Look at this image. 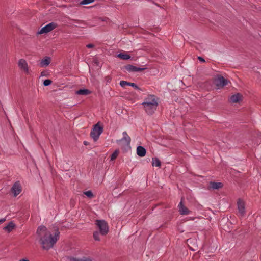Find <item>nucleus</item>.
Segmentation results:
<instances>
[{"mask_svg":"<svg viewBox=\"0 0 261 261\" xmlns=\"http://www.w3.org/2000/svg\"><path fill=\"white\" fill-rule=\"evenodd\" d=\"M37 233L40 237V243L44 249L48 250L52 248L59 238L60 232L57 231L54 236L47 231L45 226H39L37 230Z\"/></svg>","mask_w":261,"mask_h":261,"instance_id":"obj_1","label":"nucleus"},{"mask_svg":"<svg viewBox=\"0 0 261 261\" xmlns=\"http://www.w3.org/2000/svg\"><path fill=\"white\" fill-rule=\"evenodd\" d=\"M145 112L148 115H152L156 109L158 105V99L154 95H149L146 97L142 103Z\"/></svg>","mask_w":261,"mask_h":261,"instance_id":"obj_2","label":"nucleus"},{"mask_svg":"<svg viewBox=\"0 0 261 261\" xmlns=\"http://www.w3.org/2000/svg\"><path fill=\"white\" fill-rule=\"evenodd\" d=\"M95 225L99 230L101 235H106L109 231V226L108 223L103 220H96Z\"/></svg>","mask_w":261,"mask_h":261,"instance_id":"obj_3","label":"nucleus"},{"mask_svg":"<svg viewBox=\"0 0 261 261\" xmlns=\"http://www.w3.org/2000/svg\"><path fill=\"white\" fill-rule=\"evenodd\" d=\"M214 83L218 89H221L225 86L228 85L230 82L221 75L217 76L214 81Z\"/></svg>","mask_w":261,"mask_h":261,"instance_id":"obj_4","label":"nucleus"},{"mask_svg":"<svg viewBox=\"0 0 261 261\" xmlns=\"http://www.w3.org/2000/svg\"><path fill=\"white\" fill-rule=\"evenodd\" d=\"M103 128L99 125V123L95 124L90 133L91 137L96 141L100 135L102 133Z\"/></svg>","mask_w":261,"mask_h":261,"instance_id":"obj_5","label":"nucleus"},{"mask_svg":"<svg viewBox=\"0 0 261 261\" xmlns=\"http://www.w3.org/2000/svg\"><path fill=\"white\" fill-rule=\"evenodd\" d=\"M56 27L57 24L56 23L54 22L49 23V24L42 28L39 31L38 33L39 34L47 33L55 29Z\"/></svg>","mask_w":261,"mask_h":261,"instance_id":"obj_6","label":"nucleus"},{"mask_svg":"<svg viewBox=\"0 0 261 261\" xmlns=\"http://www.w3.org/2000/svg\"><path fill=\"white\" fill-rule=\"evenodd\" d=\"M178 207L180 215H188L191 213V211L183 204L182 200L179 203Z\"/></svg>","mask_w":261,"mask_h":261,"instance_id":"obj_7","label":"nucleus"},{"mask_svg":"<svg viewBox=\"0 0 261 261\" xmlns=\"http://www.w3.org/2000/svg\"><path fill=\"white\" fill-rule=\"evenodd\" d=\"M18 66L25 73H26L27 74L29 73V70L28 64H27V61L24 59H21L19 60Z\"/></svg>","mask_w":261,"mask_h":261,"instance_id":"obj_8","label":"nucleus"},{"mask_svg":"<svg viewBox=\"0 0 261 261\" xmlns=\"http://www.w3.org/2000/svg\"><path fill=\"white\" fill-rule=\"evenodd\" d=\"M12 192L15 197L17 196L21 192V186L19 182H16L12 188Z\"/></svg>","mask_w":261,"mask_h":261,"instance_id":"obj_9","label":"nucleus"},{"mask_svg":"<svg viewBox=\"0 0 261 261\" xmlns=\"http://www.w3.org/2000/svg\"><path fill=\"white\" fill-rule=\"evenodd\" d=\"M125 68L127 71L129 72H140L145 69L144 68L137 67L130 64L125 66Z\"/></svg>","mask_w":261,"mask_h":261,"instance_id":"obj_10","label":"nucleus"},{"mask_svg":"<svg viewBox=\"0 0 261 261\" xmlns=\"http://www.w3.org/2000/svg\"><path fill=\"white\" fill-rule=\"evenodd\" d=\"M238 212L240 216H243L245 214V204L244 201L239 199L238 201Z\"/></svg>","mask_w":261,"mask_h":261,"instance_id":"obj_11","label":"nucleus"},{"mask_svg":"<svg viewBox=\"0 0 261 261\" xmlns=\"http://www.w3.org/2000/svg\"><path fill=\"white\" fill-rule=\"evenodd\" d=\"M122 135L123 138L120 140H117V143L120 144L121 142H124L126 145H129L131 140L130 137L127 135L126 132H124Z\"/></svg>","mask_w":261,"mask_h":261,"instance_id":"obj_12","label":"nucleus"},{"mask_svg":"<svg viewBox=\"0 0 261 261\" xmlns=\"http://www.w3.org/2000/svg\"><path fill=\"white\" fill-rule=\"evenodd\" d=\"M120 85L122 87L125 88L126 86H132L134 87L135 89L137 90H140V89L134 83L128 82L125 81H121L120 82Z\"/></svg>","mask_w":261,"mask_h":261,"instance_id":"obj_13","label":"nucleus"},{"mask_svg":"<svg viewBox=\"0 0 261 261\" xmlns=\"http://www.w3.org/2000/svg\"><path fill=\"white\" fill-rule=\"evenodd\" d=\"M51 59L49 57H45L40 62V65L42 67H47L50 63Z\"/></svg>","mask_w":261,"mask_h":261,"instance_id":"obj_14","label":"nucleus"},{"mask_svg":"<svg viewBox=\"0 0 261 261\" xmlns=\"http://www.w3.org/2000/svg\"><path fill=\"white\" fill-rule=\"evenodd\" d=\"M241 98L242 95L239 93H237L231 96L230 101L232 103L239 102L241 100Z\"/></svg>","mask_w":261,"mask_h":261,"instance_id":"obj_15","label":"nucleus"},{"mask_svg":"<svg viewBox=\"0 0 261 261\" xmlns=\"http://www.w3.org/2000/svg\"><path fill=\"white\" fill-rule=\"evenodd\" d=\"M137 154L140 157H143L146 154V150L142 146H139L137 148Z\"/></svg>","mask_w":261,"mask_h":261,"instance_id":"obj_16","label":"nucleus"},{"mask_svg":"<svg viewBox=\"0 0 261 261\" xmlns=\"http://www.w3.org/2000/svg\"><path fill=\"white\" fill-rule=\"evenodd\" d=\"M71 261H93L92 259L89 257L83 256L81 258L72 257Z\"/></svg>","mask_w":261,"mask_h":261,"instance_id":"obj_17","label":"nucleus"},{"mask_svg":"<svg viewBox=\"0 0 261 261\" xmlns=\"http://www.w3.org/2000/svg\"><path fill=\"white\" fill-rule=\"evenodd\" d=\"M210 188L213 189H219L222 187L223 185L221 182H211L210 184Z\"/></svg>","mask_w":261,"mask_h":261,"instance_id":"obj_18","label":"nucleus"},{"mask_svg":"<svg viewBox=\"0 0 261 261\" xmlns=\"http://www.w3.org/2000/svg\"><path fill=\"white\" fill-rule=\"evenodd\" d=\"M14 227L15 225L14 224V223L12 222H10L7 226H5L4 228V229L10 232L13 230Z\"/></svg>","mask_w":261,"mask_h":261,"instance_id":"obj_19","label":"nucleus"},{"mask_svg":"<svg viewBox=\"0 0 261 261\" xmlns=\"http://www.w3.org/2000/svg\"><path fill=\"white\" fill-rule=\"evenodd\" d=\"M118 57L123 60H128L130 58V55L125 53L119 54Z\"/></svg>","mask_w":261,"mask_h":261,"instance_id":"obj_20","label":"nucleus"},{"mask_svg":"<svg viewBox=\"0 0 261 261\" xmlns=\"http://www.w3.org/2000/svg\"><path fill=\"white\" fill-rule=\"evenodd\" d=\"M90 92L87 89H80L77 91L76 93L79 95H87L90 94Z\"/></svg>","mask_w":261,"mask_h":261,"instance_id":"obj_21","label":"nucleus"},{"mask_svg":"<svg viewBox=\"0 0 261 261\" xmlns=\"http://www.w3.org/2000/svg\"><path fill=\"white\" fill-rule=\"evenodd\" d=\"M152 165L153 166L160 167L161 166V162L157 158H153Z\"/></svg>","mask_w":261,"mask_h":261,"instance_id":"obj_22","label":"nucleus"},{"mask_svg":"<svg viewBox=\"0 0 261 261\" xmlns=\"http://www.w3.org/2000/svg\"><path fill=\"white\" fill-rule=\"evenodd\" d=\"M119 151L118 150H116L111 155V160H115L119 154Z\"/></svg>","mask_w":261,"mask_h":261,"instance_id":"obj_23","label":"nucleus"},{"mask_svg":"<svg viewBox=\"0 0 261 261\" xmlns=\"http://www.w3.org/2000/svg\"><path fill=\"white\" fill-rule=\"evenodd\" d=\"M93 236L95 241H100L99 233L98 231L94 232Z\"/></svg>","mask_w":261,"mask_h":261,"instance_id":"obj_24","label":"nucleus"},{"mask_svg":"<svg viewBox=\"0 0 261 261\" xmlns=\"http://www.w3.org/2000/svg\"><path fill=\"white\" fill-rule=\"evenodd\" d=\"M94 1V0H83L81 2V4L82 5H87V4H90L92 2H93Z\"/></svg>","mask_w":261,"mask_h":261,"instance_id":"obj_25","label":"nucleus"},{"mask_svg":"<svg viewBox=\"0 0 261 261\" xmlns=\"http://www.w3.org/2000/svg\"><path fill=\"white\" fill-rule=\"evenodd\" d=\"M84 194L88 197L91 198L93 197V194L90 191H88L84 192Z\"/></svg>","mask_w":261,"mask_h":261,"instance_id":"obj_26","label":"nucleus"},{"mask_svg":"<svg viewBox=\"0 0 261 261\" xmlns=\"http://www.w3.org/2000/svg\"><path fill=\"white\" fill-rule=\"evenodd\" d=\"M51 83V81L50 80H45L43 82V85L45 86L49 85Z\"/></svg>","mask_w":261,"mask_h":261,"instance_id":"obj_27","label":"nucleus"},{"mask_svg":"<svg viewBox=\"0 0 261 261\" xmlns=\"http://www.w3.org/2000/svg\"><path fill=\"white\" fill-rule=\"evenodd\" d=\"M86 47L89 48H93L94 47V45L92 44H88L86 45Z\"/></svg>","mask_w":261,"mask_h":261,"instance_id":"obj_28","label":"nucleus"},{"mask_svg":"<svg viewBox=\"0 0 261 261\" xmlns=\"http://www.w3.org/2000/svg\"><path fill=\"white\" fill-rule=\"evenodd\" d=\"M5 221H6V219L5 218L1 219H0V224H2L3 223H4Z\"/></svg>","mask_w":261,"mask_h":261,"instance_id":"obj_29","label":"nucleus"},{"mask_svg":"<svg viewBox=\"0 0 261 261\" xmlns=\"http://www.w3.org/2000/svg\"><path fill=\"white\" fill-rule=\"evenodd\" d=\"M198 59H199V60H200L201 62H205V60H204V59H203L201 57H198Z\"/></svg>","mask_w":261,"mask_h":261,"instance_id":"obj_30","label":"nucleus"},{"mask_svg":"<svg viewBox=\"0 0 261 261\" xmlns=\"http://www.w3.org/2000/svg\"><path fill=\"white\" fill-rule=\"evenodd\" d=\"M75 21H76L77 22V24H80L81 23H82V21H79V20H75Z\"/></svg>","mask_w":261,"mask_h":261,"instance_id":"obj_31","label":"nucleus"},{"mask_svg":"<svg viewBox=\"0 0 261 261\" xmlns=\"http://www.w3.org/2000/svg\"><path fill=\"white\" fill-rule=\"evenodd\" d=\"M84 144H85V145H87V142H86V141H84Z\"/></svg>","mask_w":261,"mask_h":261,"instance_id":"obj_32","label":"nucleus"}]
</instances>
